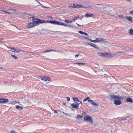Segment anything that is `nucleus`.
I'll return each mask as SVG.
<instances>
[{"instance_id": "53", "label": "nucleus", "mask_w": 133, "mask_h": 133, "mask_svg": "<svg viewBox=\"0 0 133 133\" xmlns=\"http://www.w3.org/2000/svg\"><path fill=\"white\" fill-rule=\"evenodd\" d=\"M76 23L78 26H80L81 25H79L78 24H77V23Z\"/></svg>"}, {"instance_id": "59", "label": "nucleus", "mask_w": 133, "mask_h": 133, "mask_svg": "<svg viewBox=\"0 0 133 133\" xmlns=\"http://www.w3.org/2000/svg\"><path fill=\"white\" fill-rule=\"evenodd\" d=\"M15 52H16V51H15V50L14 51H12V52H14V53H15Z\"/></svg>"}, {"instance_id": "50", "label": "nucleus", "mask_w": 133, "mask_h": 133, "mask_svg": "<svg viewBox=\"0 0 133 133\" xmlns=\"http://www.w3.org/2000/svg\"><path fill=\"white\" fill-rule=\"evenodd\" d=\"M37 2H38L39 4L41 5V4L40 3V2L38 1H37Z\"/></svg>"}, {"instance_id": "4", "label": "nucleus", "mask_w": 133, "mask_h": 133, "mask_svg": "<svg viewBox=\"0 0 133 133\" xmlns=\"http://www.w3.org/2000/svg\"><path fill=\"white\" fill-rule=\"evenodd\" d=\"M73 101L75 103L79 104L82 103V101L79 100V98L77 97H74L73 98Z\"/></svg>"}, {"instance_id": "17", "label": "nucleus", "mask_w": 133, "mask_h": 133, "mask_svg": "<svg viewBox=\"0 0 133 133\" xmlns=\"http://www.w3.org/2000/svg\"><path fill=\"white\" fill-rule=\"evenodd\" d=\"M56 22L53 21H47V22L48 23H51L54 24H56Z\"/></svg>"}, {"instance_id": "16", "label": "nucleus", "mask_w": 133, "mask_h": 133, "mask_svg": "<svg viewBox=\"0 0 133 133\" xmlns=\"http://www.w3.org/2000/svg\"><path fill=\"white\" fill-rule=\"evenodd\" d=\"M57 52V51H56V50H50L49 51H46V50H45L44 51H43L41 53V54H42L43 53H46V52Z\"/></svg>"}, {"instance_id": "56", "label": "nucleus", "mask_w": 133, "mask_h": 133, "mask_svg": "<svg viewBox=\"0 0 133 133\" xmlns=\"http://www.w3.org/2000/svg\"><path fill=\"white\" fill-rule=\"evenodd\" d=\"M57 111L59 112H61V111L59 110H57Z\"/></svg>"}, {"instance_id": "27", "label": "nucleus", "mask_w": 133, "mask_h": 133, "mask_svg": "<svg viewBox=\"0 0 133 133\" xmlns=\"http://www.w3.org/2000/svg\"><path fill=\"white\" fill-rule=\"evenodd\" d=\"M91 104L94 105H98L96 103L93 102V101L92 102H91Z\"/></svg>"}, {"instance_id": "29", "label": "nucleus", "mask_w": 133, "mask_h": 133, "mask_svg": "<svg viewBox=\"0 0 133 133\" xmlns=\"http://www.w3.org/2000/svg\"><path fill=\"white\" fill-rule=\"evenodd\" d=\"M11 56L15 59H17L18 58V57L17 56L14 55H11Z\"/></svg>"}, {"instance_id": "35", "label": "nucleus", "mask_w": 133, "mask_h": 133, "mask_svg": "<svg viewBox=\"0 0 133 133\" xmlns=\"http://www.w3.org/2000/svg\"><path fill=\"white\" fill-rule=\"evenodd\" d=\"M78 32L79 34H84V32H82V31H78Z\"/></svg>"}, {"instance_id": "46", "label": "nucleus", "mask_w": 133, "mask_h": 133, "mask_svg": "<svg viewBox=\"0 0 133 133\" xmlns=\"http://www.w3.org/2000/svg\"><path fill=\"white\" fill-rule=\"evenodd\" d=\"M92 100L91 99H89V100H88V101L89 102H92Z\"/></svg>"}, {"instance_id": "41", "label": "nucleus", "mask_w": 133, "mask_h": 133, "mask_svg": "<svg viewBox=\"0 0 133 133\" xmlns=\"http://www.w3.org/2000/svg\"><path fill=\"white\" fill-rule=\"evenodd\" d=\"M11 133H17L15 132V131L14 130H12L11 131Z\"/></svg>"}, {"instance_id": "63", "label": "nucleus", "mask_w": 133, "mask_h": 133, "mask_svg": "<svg viewBox=\"0 0 133 133\" xmlns=\"http://www.w3.org/2000/svg\"><path fill=\"white\" fill-rule=\"evenodd\" d=\"M80 20H82V18H80Z\"/></svg>"}, {"instance_id": "22", "label": "nucleus", "mask_w": 133, "mask_h": 133, "mask_svg": "<svg viewBox=\"0 0 133 133\" xmlns=\"http://www.w3.org/2000/svg\"><path fill=\"white\" fill-rule=\"evenodd\" d=\"M16 108L17 109H18L19 110L22 109H23L22 107L19 105H16Z\"/></svg>"}, {"instance_id": "54", "label": "nucleus", "mask_w": 133, "mask_h": 133, "mask_svg": "<svg viewBox=\"0 0 133 133\" xmlns=\"http://www.w3.org/2000/svg\"><path fill=\"white\" fill-rule=\"evenodd\" d=\"M63 104L65 105H66V103H63Z\"/></svg>"}, {"instance_id": "15", "label": "nucleus", "mask_w": 133, "mask_h": 133, "mask_svg": "<svg viewBox=\"0 0 133 133\" xmlns=\"http://www.w3.org/2000/svg\"><path fill=\"white\" fill-rule=\"evenodd\" d=\"M98 55L100 56L104 57L105 56V53H102L101 52H98Z\"/></svg>"}, {"instance_id": "14", "label": "nucleus", "mask_w": 133, "mask_h": 133, "mask_svg": "<svg viewBox=\"0 0 133 133\" xmlns=\"http://www.w3.org/2000/svg\"><path fill=\"white\" fill-rule=\"evenodd\" d=\"M71 106L72 108H76L79 106V105L78 104L72 103L71 104Z\"/></svg>"}, {"instance_id": "49", "label": "nucleus", "mask_w": 133, "mask_h": 133, "mask_svg": "<svg viewBox=\"0 0 133 133\" xmlns=\"http://www.w3.org/2000/svg\"><path fill=\"white\" fill-rule=\"evenodd\" d=\"M84 34L86 35V36H87L88 35V34L87 33H85V32H84Z\"/></svg>"}, {"instance_id": "19", "label": "nucleus", "mask_w": 133, "mask_h": 133, "mask_svg": "<svg viewBox=\"0 0 133 133\" xmlns=\"http://www.w3.org/2000/svg\"><path fill=\"white\" fill-rule=\"evenodd\" d=\"M126 100L127 101L130 102H132L133 101L132 99L130 98H127L126 99Z\"/></svg>"}, {"instance_id": "32", "label": "nucleus", "mask_w": 133, "mask_h": 133, "mask_svg": "<svg viewBox=\"0 0 133 133\" xmlns=\"http://www.w3.org/2000/svg\"><path fill=\"white\" fill-rule=\"evenodd\" d=\"M109 57H113L112 54L111 53H109Z\"/></svg>"}, {"instance_id": "1", "label": "nucleus", "mask_w": 133, "mask_h": 133, "mask_svg": "<svg viewBox=\"0 0 133 133\" xmlns=\"http://www.w3.org/2000/svg\"><path fill=\"white\" fill-rule=\"evenodd\" d=\"M30 17L33 20L32 22L29 23L28 24L30 26V28L38 25L40 23H46V21L45 20H41L37 18H35V16L34 15H31Z\"/></svg>"}, {"instance_id": "34", "label": "nucleus", "mask_w": 133, "mask_h": 133, "mask_svg": "<svg viewBox=\"0 0 133 133\" xmlns=\"http://www.w3.org/2000/svg\"><path fill=\"white\" fill-rule=\"evenodd\" d=\"M9 49H11L12 50H14L15 51L16 49L15 48H14H14L9 47Z\"/></svg>"}, {"instance_id": "5", "label": "nucleus", "mask_w": 133, "mask_h": 133, "mask_svg": "<svg viewBox=\"0 0 133 133\" xmlns=\"http://www.w3.org/2000/svg\"><path fill=\"white\" fill-rule=\"evenodd\" d=\"M70 7H73V8H86V7L85 6H84L80 4H74L73 6H69Z\"/></svg>"}, {"instance_id": "52", "label": "nucleus", "mask_w": 133, "mask_h": 133, "mask_svg": "<svg viewBox=\"0 0 133 133\" xmlns=\"http://www.w3.org/2000/svg\"><path fill=\"white\" fill-rule=\"evenodd\" d=\"M10 10H13V11H15V9H10Z\"/></svg>"}, {"instance_id": "42", "label": "nucleus", "mask_w": 133, "mask_h": 133, "mask_svg": "<svg viewBox=\"0 0 133 133\" xmlns=\"http://www.w3.org/2000/svg\"><path fill=\"white\" fill-rule=\"evenodd\" d=\"M127 118H128V117H126L124 118L123 119H121V120H125L127 119Z\"/></svg>"}, {"instance_id": "45", "label": "nucleus", "mask_w": 133, "mask_h": 133, "mask_svg": "<svg viewBox=\"0 0 133 133\" xmlns=\"http://www.w3.org/2000/svg\"><path fill=\"white\" fill-rule=\"evenodd\" d=\"M4 11V12H6V13H7L8 14H11L10 12H7V11Z\"/></svg>"}, {"instance_id": "39", "label": "nucleus", "mask_w": 133, "mask_h": 133, "mask_svg": "<svg viewBox=\"0 0 133 133\" xmlns=\"http://www.w3.org/2000/svg\"><path fill=\"white\" fill-rule=\"evenodd\" d=\"M66 98L68 101H70V98L69 97H66Z\"/></svg>"}, {"instance_id": "60", "label": "nucleus", "mask_w": 133, "mask_h": 133, "mask_svg": "<svg viewBox=\"0 0 133 133\" xmlns=\"http://www.w3.org/2000/svg\"><path fill=\"white\" fill-rule=\"evenodd\" d=\"M22 52H24V51H21H21Z\"/></svg>"}, {"instance_id": "23", "label": "nucleus", "mask_w": 133, "mask_h": 133, "mask_svg": "<svg viewBox=\"0 0 133 133\" xmlns=\"http://www.w3.org/2000/svg\"><path fill=\"white\" fill-rule=\"evenodd\" d=\"M129 33L131 35H133V29H132L130 30Z\"/></svg>"}, {"instance_id": "7", "label": "nucleus", "mask_w": 133, "mask_h": 133, "mask_svg": "<svg viewBox=\"0 0 133 133\" xmlns=\"http://www.w3.org/2000/svg\"><path fill=\"white\" fill-rule=\"evenodd\" d=\"M99 5L100 6L99 7H97L96 6L94 7L95 8H97V9H99L101 10H103V9H104L106 8V7L103 5H101L100 4H96L95 5Z\"/></svg>"}, {"instance_id": "26", "label": "nucleus", "mask_w": 133, "mask_h": 133, "mask_svg": "<svg viewBox=\"0 0 133 133\" xmlns=\"http://www.w3.org/2000/svg\"><path fill=\"white\" fill-rule=\"evenodd\" d=\"M79 18V17H74L72 19V22L75 21L76 19H77V18Z\"/></svg>"}, {"instance_id": "10", "label": "nucleus", "mask_w": 133, "mask_h": 133, "mask_svg": "<svg viewBox=\"0 0 133 133\" xmlns=\"http://www.w3.org/2000/svg\"><path fill=\"white\" fill-rule=\"evenodd\" d=\"M21 101H22L21 103L22 105L25 104L26 103L28 102V101L26 100L24 98H22Z\"/></svg>"}, {"instance_id": "2", "label": "nucleus", "mask_w": 133, "mask_h": 133, "mask_svg": "<svg viewBox=\"0 0 133 133\" xmlns=\"http://www.w3.org/2000/svg\"><path fill=\"white\" fill-rule=\"evenodd\" d=\"M110 98L111 100H113L115 99H121V97L120 96L114 95H110Z\"/></svg>"}, {"instance_id": "30", "label": "nucleus", "mask_w": 133, "mask_h": 133, "mask_svg": "<svg viewBox=\"0 0 133 133\" xmlns=\"http://www.w3.org/2000/svg\"><path fill=\"white\" fill-rule=\"evenodd\" d=\"M76 64H78L79 65H82L84 64V63H76Z\"/></svg>"}, {"instance_id": "28", "label": "nucleus", "mask_w": 133, "mask_h": 133, "mask_svg": "<svg viewBox=\"0 0 133 133\" xmlns=\"http://www.w3.org/2000/svg\"><path fill=\"white\" fill-rule=\"evenodd\" d=\"M129 20H131L132 19V17H126Z\"/></svg>"}, {"instance_id": "58", "label": "nucleus", "mask_w": 133, "mask_h": 133, "mask_svg": "<svg viewBox=\"0 0 133 133\" xmlns=\"http://www.w3.org/2000/svg\"><path fill=\"white\" fill-rule=\"evenodd\" d=\"M35 55H39V54H35Z\"/></svg>"}, {"instance_id": "18", "label": "nucleus", "mask_w": 133, "mask_h": 133, "mask_svg": "<svg viewBox=\"0 0 133 133\" xmlns=\"http://www.w3.org/2000/svg\"><path fill=\"white\" fill-rule=\"evenodd\" d=\"M127 52H129V53L128 54L129 55L131 56H133V51H129L128 50L127 51H125Z\"/></svg>"}, {"instance_id": "6", "label": "nucleus", "mask_w": 133, "mask_h": 133, "mask_svg": "<svg viewBox=\"0 0 133 133\" xmlns=\"http://www.w3.org/2000/svg\"><path fill=\"white\" fill-rule=\"evenodd\" d=\"M60 25L62 26L64 25V26H68L70 27H71V25H68L65 24L64 23L61 22H58L57 21L56 22V25Z\"/></svg>"}, {"instance_id": "48", "label": "nucleus", "mask_w": 133, "mask_h": 133, "mask_svg": "<svg viewBox=\"0 0 133 133\" xmlns=\"http://www.w3.org/2000/svg\"><path fill=\"white\" fill-rule=\"evenodd\" d=\"M57 110H55L54 111V113H57Z\"/></svg>"}, {"instance_id": "43", "label": "nucleus", "mask_w": 133, "mask_h": 133, "mask_svg": "<svg viewBox=\"0 0 133 133\" xmlns=\"http://www.w3.org/2000/svg\"><path fill=\"white\" fill-rule=\"evenodd\" d=\"M99 11H101V12H103L104 13V14H107V12H105H105H104V11H101V10H99Z\"/></svg>"}, {"instance_id": "33", "label": "nucleus", "mask_w": 133, "mask_h": 133, "mask_svg": "<svg viewBox=\"0 0 133 133\" xmlns=\"http://www.w3.org/2000/svg\"><path fill=\"white\" fill-rule=\"evenodd\" d=\"M89 40L90 41H91V42H96V40H92L91 39H89Z\"/></svg>"}, {"instance_id": "12", "label": "nucleus", "mask_w": 133, "mask_h": 133, "mask_svg": "<svg viewBox=\"0 0 133 133\" xmlns=\"http://www.w3.org/2000/svg\"><path fill=\"white\" fill-rule=\"evenodd\" d=\"M94 15L92 14H86L85 15V16L86 17L88 18L92 17Z\"/></svg>"}, {"instance_id": "40", "label": "nucleus", "mask_w": 133, "mask_h": 133, "mask_svg": "<svg viewBox=\"0 0 133 133\" xmlns=\"http://www.w3.org/2000/svg\"><path fill=\"white\" fill-rule=\"evenodd\" d=\"M130 13L131 15H133V10L130 12Z\"/></svg>"}, {"instance_id": "55", "label": "nucleus", "mask_w": 133, "mask_h": 133, "mask_svg": "<svg viewBox=\"0 0 133 133\" xmlns=\"http://www.w3.org/2000/svg\"><path fill=\"white\" fill-rule=\"evenodd\" d=\"M88 8H91L90 6V5H88Z\"/></svg>"}, {"instance_id": "9", "label": "nucleus", "mask_w": 133, "mask_h": 133, "mask_svg": "<svg viewBox=\"0 0 133 133\" xmlns=\"http://www.w3.org/2000/svg\"><path fill=\"white\" fill-rule=\"evenodd\" d=\"M8 99H7L1 98L0 99V103H4L8 102Z\"/></svg>"}, {"instance_id": "47", "label": "nucleus", "mask_w": 133, "mask_h": 133, "mask_svg": "<svg viewBox=\"0 0 133 133\" xmlns=\"http://www.w3.org/2000/svg\"><path fill=\"white\" fill-rule=\"evenodd\" d=\"M105 53V56H108L109 55V54L108 53Z\"/></svg>"}, {"instance_id": "24", "label": "nucleus", "mask_w": 133, "mask_h": 133, "mask_svg": "<svg viewBox=\"0 0 133 133\" xmlns=\"http://www.w3.org/2000/svg\"><path fill=\"white\" fill-rule=\"evenodd\" d=\"M65 22L68 23H71L72 22V21H70L69 20H64Z\"/></svg>"}, {"instance_id": "37", "label": "nucleus", "mask_w": 133, "mask_h": 133, "mask_svg": "<svg viewBox=\"0 0 133 133\" xmlns=\"http://www.w3.org/2000/svg\"><path fill=\"white\" fill-rule=\"evenodd\" d=\"M86 114V113L85 112H83L82 113V115L83 116H85Z\"/></svg>"}, {"instance_id": "36", "label": "nucleus", "mask_w": 133, "mask_h": 133, "mask_svg": "<svg viewBox=\"0 0 133 133\" xmlns=\"http://www.w3.org/2000/svg\"><path fill=\"white\" fill-rule=\"evenodd\" d=\"M104 42H106V40L105 39H103V38H102V41Z\"/></svg>"}, {"instance_id": "3", "label": "nucleus", "mask_w": 133, "mask_h": 133, "mask_svg": "<svg viewBox=\"0 0 133 133\" xmlns=\"http://www.w3.org/2000/svg\"><path fill=\"white\" fill-rule=\"evenodd\" d=\"M84 120L87 122H93L92 118L89 116H86L84 118Z\"/></svg>"}, {"instance_id": "31", "label": "nucleus", "mask_w": 133, "mask_h": 133, "mask_svg": "<svg viewBox=\"0 0 133 133\" xmlns=\"http://www.w3.org/2000/svg\"><path fill=\"white\" fill-rule=\"evenodd\" d=\"M83 117V116H79L78 115L77 117V118H82Z\"/></svg>"}, {"instance_id": "57", "label": "nucleus", "mask_w": 133, "mask_h": 133, "mask_svg": "<svg viewBox=\"0 0 133 133\" xmlns=\"http://www.w3.org/2000/svg\"><path fill=\"white\" fill-rule=\"evenodd\" d=\"M62 112L63 113V114H65V112H63V111H62L61 112Z\"/></svg>"}, {"instance_id": "13", "label": "nucleus", "mask_w": 133, "mask_h": 133, "mask_svg": "<svg viewBox=\"0 0 133 133\" xmlns=\"http://www.w3.org/2000/svg\"><path fill=\"white\" fill-rule=\"evenodd\" d=\"M87 43L91 46L94 47V48H97L96 47V45L92 43H90L87 42Z\"/></svg>"}, {"instance_id": "62", "label": "nucleus", "mask_w": 133, "mask_h": 133, "mask_svg": "<svg viewBox=\"0 0 133 133\" xmlns=\"http://www.w3.org/2000/svg\"><path fill=\"white\" fill-rule=\"evenodd\" d=\"M65 115H67V114H66V113H65Z\"/></svg>"}, {"instance_id": "64", "label": "nucleus", "mask_w": 133, "mask_h": 133, "mask_svg": "<svg viewBox=\"0 0 133 133\" xmlns=\"http://www.w3.org/2000/svg\"><path fill=\"white\" fill-rule=\"evenodd\" d=\"M86 39H88V38H87V37H86Z\"/></svg>"}, {"instance_id": "20", "label": "nucleus", "mask_w": 133, "mask_h": 133, "mask_svg": "<svg viewBox=\"0 0 133 133\" xmlns=\"http://www.w3.org/2000/svg\"><path fill=\"white\" fill-rule=\"evenodd\" d=\"M118 16L119 17L122 18L123 19H126V17L123 15H118Z\"/></svg>"}, {"instance_id": "38", "label": "nucleus", "mask_w": 133, "mask_h": 133, "mask_svg": "<svg viewBox=\"0 0 133 133\" xmlns=\"http://www.w3.org/2000/svg\"><path fill=\"white\" fill-rule=\"evenodd\" d=\"M89 99V98H86L85 99H84L83 100V102H84L85 101H86V100H88Z\"/></svg>"}, {"instance_id": "51", "label": "nucleus", "mask_w": 133, "mask_h": 133, "mask_svg": "<svg viewBox=\"0 0 133 133\" xmlns=\"http://www.w3.org/2000/svg\"><path fill=\"white\" fill-rule=\"evenodd\" d=\"M30 53H31V54H32V55H35V54L33 53V52H30Z\"/></svg>"}, {"instance_id": "8", "label": "nucleus", "mask_w": 133, "mask_h": 133, "mask_svg": "<svg viewBox=\"0 0 133 133\" xmlns=\"http://www.w3.org/2000/svg\"><path fill=\"white\" fill-rule=\"evenodd\" d=\"M120 99H118V100H115L114 101V103L116 105H120L121 103V102L120 100Z\"/></svg>"}, {"instance_id": "21", "label": "nucleus", "mask_w": 133, "mask_h": 133, "mask_svg": "<svg viewBox=\"0 0 133 133\" xmlns=\"http://www.w3.org/2000/svg\"><path fill=\"white\" fill-rule=\"evenodd\" d=\"M96 42H100L102 41V38H96Z\"/></svg>"}, {"instance_id": "44", "label": "nucleus", "mask_w": 133, "mask_h": 133, "mask_svg": "<svg viewBox=\"0 0 133 133\" xmlns=\"http://www.w3.org/2000/svg\"><path fill=\"white\" fill-rule=\"evenodd\" d=\"M79 56V54H77V55H75V57H78Z\"/></svg>"}, {"instance_id": "11", "label": "nucleus", "mask_w": 133, "mask_h": 133, "mask_svg": "<svg viewBox=\"0 0 133 133\" xmlns=\"http://www.w3.org/2000/svg\"><path fill=\"white\" fill-rule=\"evenodd\" d=\"M41 80L43 81H44L45 82H46L47 81H48L49 82V81H50V79L49 77H42V78H41Z\"/></svg>"}, {"instance_id": "61", "label": "nucleus", "mask_w": 133, "mask_h": 133, "mask_svg": "<svg viewBox=\"0 0 133 133\" xmlns=\"http://www.w3.org/2000/svg\"><path fill=\"white\" fill-rule=\"evenodd\" d=\"M128 1H129V2L131 1V0H127Z\"/></svg>"}, {"instance_id": "25", "label": "nucleus", "mask_w": 133, "mask_h": 133, "mask_svg": "<svg viewBox=\"0 0 133 133\" xmlns=\"http://www.w3.org/2000/svg\"><path fill=\"white\" fill-rule=\"evenodd\" d=\"M15 51L17 53L20 52L21 51V50L18 48L16 49Z\"/></svg>"}]
</instances>
